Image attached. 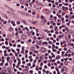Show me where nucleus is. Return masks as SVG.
Masks as SVG:
<instances>
[{
    "mask_svg": "<svg viewBox=\"0 0 74 74\" xmlns=\"http://www.w3.org/2000/svg\"><path fill=\"white\" fill-rule=\"evenodd\" d=\"M26 35H23L21 36V38L23 40H25L26 38Z\"/></svg>",
    "mask_w": 74,
    "mask_h": 74,
    "instance_id": "obj_1",
    "label": "nucleus"
},
{
    "mask_svg": "<svg viewBox=\"0 0 74 74\" xmlns=\"http://www.w3.org/2000/svg\"><path fill=\"white\" fill-rule=\"evenodd\" d=\"M22 51L21 53H24V51H25V47L23 46L22 48Z\"/></svg>",
    "mask_w": 74,
    "mask_h": 74,
    "instance_id": "obj_2",
    "label": "nucleus"
},
{
    "mask_svg": "<svg viewBox=\"0 0 74 74\" xmlns=\"http://www.w3.org/2000/svg\"><path fill=\"white\" fill-rule=\"evenodd\" d=\"M31 51L33 52L34 53V51H35V48L33 47H32L31 48Z\"/></svg>",
    "mask_w": 74,
    "mask_h": 74,
    "instance_id": "obj_3",
    "label": "nucleus"
},
{
    "mask_svg": "<svg viewBox=\"0 0 74 74\" xmlns=\"http://www.w3.org/2000/svg\"><path fill=\"white\" fill-rule=\"evenodd\" d=\"M41 51L42 52H46V49L45 48H42L41 49Z\"/></svg>",
    "mask_w": 74,
    "mask_h": 74,
    "instance_id": "obj_4",
    "label": "nucleus"
},
{
    "mask_svg": "<svg viewBox=\"0 0 74 74\" xmlns=\"http://www.w3.org/2000/svg\"><path fill=\"white\" fill-rule=\"evenodd\" d=\"M62 67L63 69L65 71H67V69L66 66H64Z\"/></svg>",
    "mask_w": 74,
    "mask_h": 74,
    "instance_id": "obj_5",
    "label": "nucleus"
},
{
    "mask_svg": "<svg viewBox=\"0 0 74 74\" xmlns=\"http://www.w3.org/2000/svg\"><path fill=\"white\" fill-rule=\"evenodd\" d=\"M44 36H45V34H42L40 35V36L41 37L42 39L44 38Z\"/></svg>",
    "mask_w": 74,
    "mask_h": 74,
    "instance_id": "obj_6",
    "label": "nucleus"
},
{
    "mask_svg": "<svg viewBox=\"0 0 74 74\" xmlns=\"http://www.w3.org/2000/svg\"><path fill=\"white\" fill-rule=\"evenodd\" d=\"M54 30L56 32H57L58 31V26H55L54 27Z\"/></svg>",
    "mask_w": 74,
    "mask_h": 74,
    "instance_id": "obj_7",
    "label": "nucleus"
},
{
    "mask_svg": "<svg viewBox=\"0 0 74 74\" xmlns=\"http://www.w3.org/2000/svg\"><path fill=\"white\" fill-rule=\"evenodd\" d=\"M56 15L57 16H58L59 18H62V16L61 15H60V14H59V13H57Z\"/></svg>",
    "mask_w": 74,
    "mask_h": 74,
    "instance_id": "obj_8",
    "label": "nucleus"
},
{
    "mask_svg": "<svg viewBox=\"0 0 74 74\" xmlns=\"http://www.w3.org/2000/svg\"><path fill=\"white\" fill-rule=\"evenodd\" d=\"M13 14L14 15H13V16H14L16 18H18V15L14 13H13Z\"/></svg>",
    "mask_w": 74,
    "mask_h": 74,
    "instance_id": "obj_9",
    "label": "nucleus"
},
{
    "mask_svg": "<svg viewBox=\"0 0 74 74\" xmlns=\"http://www.w3.org/2000/svg\"><path fill=\"white\" fill-rule=\"evenodd\" d=\"M18 62L17 64H18V65H20V64H21V60L18 59Z\"/></svg>",
    "mask_w": 74,
    "mask_h": 74,
    "instance_id": "obj_10",
    "label": "nucleus"
},
{
    "mask_svg": "<svg viewBox=\"0 0 74 74\" xmlns=\"http://www.w3.org/2000/svg\"><path fill=\"white\" fill-rule=\"evenodd\" d=\"M51 55L52 56V57L53 58H54L55 57V55L53 54V53H51Z\"/></svg>",
    "mask_w": 74,
    "mask_h": 74,
    "instance_id": "obj_11",
    "label": "nucleus"
},
{
    "mask_svg": "<svg viewBox=\"0 0 74 74\" xmlns=\"http://www.w3.org/2000/svg\"><path fill=\"white\" fill-rule=\"evenodd\" d=\"M48 44V42H43L42 43L43 45H47V44Z\"/></svg>",
    "mask_w": 74,
    "mask_h": 74,
    "instance_id": "obj_12",
    "label": "nucleus"
},
{
    "mask_svg": "<svg viewBox=\"0 0 74 74\" xmlns=\"http://www.w3.org/2000/svg\"><path fill=\"white\" fill-rule=\"evenodd\" d=\"M37 44H38V45H40L41 44V42L40 41H38L37 42Z\"/></svg>",
    "mask_w": 74,
    "mask_h": 74,
    "instance_id": "obj_13",
    "label": "nucleus"
},
{
    "mask_svg": "<svg viewBox=\"0 0 74 74\" xmlns=\"http://www.w3.org/2000/svg\"><path fill=\"white\" fill-rule=\"evenodd\" d=\"M8 30L10 32H12V31L13 30V28H9L8 29Z\"/></svg>",
    "mask_w": 74,
    "mask_h": 74,
    "instance_id": "obj_14",
    "label": "nucleus"
},
{
    "mask_svg": "<svg viewBox=\"0 0 74 74\" xmlns=\"http://www.w3.org/2000/svg\"><path fill=\"white\" fill-rule=\"evenodd\" d=\"M26 33L28 35H31V34H32V32H27Z\"/></svg>",
    "mask_w": 74,
    "mask_h": 74,
    "instance_id": "obj_15",
    "label": "nucleus"
},
{
    "mask_svg": "<svg viewBox=\"0 0 74 74\" xmlns=\"http://www.w3.org/2000/svg\"><path fill=\"white\" fill-rule=\"evenodd\" d=\"M68 31L69 32V33L70 34L72 33L73 32V31L72 30H69Z\"/></svg>",
    "mask_w": 74,
    "mask_h": 74,
    "instance_id": "obj_16",
    "label": "nucleus"
},
{
    "mask_svg": "<svg viewBox=\"0 0 74 74\" xmlns=\"http://www.w3.org/2000/svg\"><path fill=\"white\" fill-rule=\"evenodd\" d=\"M29 69V67L28 66H26L25 67V70H28Z\"/></svg>",
    "mask_w": 74,
    "mask_h": 74,
    "instance_id": "obj_17",
    "label": "nucleus"
},
{
    "mask_svg": "<svg viewBox=\"0 0 74 74\" xmlns=\"http://www.w3.org/2000/svg\"><path fill=\"white\" fill-rule=\"evenodd\" d=\"M10 59V58L9 57H8L7 58V62H9V60Z\"/></svg>",
    "mask_w": 74,
    "mask_h": 74,
    "instance_id": "obj_18",
    "label": "nucleus"
},
{
    "mask_svg": "<svg viewBox=\"0 0 74 74\" xmlns=\"http://www.w3.org/2000/svg\"><path fill=\"white\" fill-rule=\"evenodd\" d=\"M56 71H57V72L58 71H59V69H58V68L57 67H56Z\"/></svg>",
    "mask_w": 74,
    "mask_h": 74,
    "instance_id": "obj_19",
    "label": "nucleus"
},
{
    "mask_svg": "<svg viewBox=\"0 0 74 74\" xmlns=\"http://www.w3.org/2000/svg\"><path fill=\"white\" fill-rule=\"evenodd\" d=\"M64 63L65 64V65H67V64H68V62H67V61L64 62Z\"/></svg>",
    "mask_w": 74,
    "mask_h": 74,
    "instance_id": "obj_20",
    "label": "nucleus"
},
{
    "mask_svg": "<svg viewBox=\"0 0 74 74\" xmlns=\"http://www.w3.org/2000/svg\"><path fill=\"white\" fill-rule=\"evenodd\" d=\"M40 60H43V57L42 56H40Z\"/></svg>",
    "mask_w": 74,
    "mask_h": 74,
    "instance_id": "obj_21",
    "label": "nucleus"
},
{
    "mask_svg": "<svg viewBox=\"0 0 74 74\" xmlns=\"http://www.w3.org/2000/svg\"><path fill=\"white\" fill-rule=\"evenodd\" d=\"M56 58L57 59H59L60 58V56H59L58 55L57 56Z\"/></svg>",
    "mask_w": 74,
    "mask_h": 74,
    "instance_id": "obj_22",
    "label": "nucleus"
},
{
    "mask_svg": "<svg viewBox=\"0 0 74 74\" xmlns=\"http://www.w3.org/2000/svg\"><path fill=\"white\" fill-rule=\"evenodd\" d=\"M16 68L17 69H18L19 67V65H18V64H17V65L16 66Z\"/></svg>",
    "mask_w": 74,
    "mask_h": 74,
    "instance_id": "obj_23",
    "label": "nucleus"
},
{
    "mask_svg": "<svg viewBox=\"0 0 74 74\" xmlns=\"http://www.w3.org/2000/svg\"><path fill=\"white\" fill-rule=\"evenodd\" d=\"M38 62L39 63H41V60L40 59L38 60Z\"/></svg>",
    "mask_w": 74,
    "mask_h": 74,
    "instance_id": "obj_24",
    "label": "nucleus"
},
{
    "mask_svg": "<svg viewBox=\"0 0 74 74\" xmlns=\"http://www.w3.org/2000/svg\"><path fill=\"white\" fill-rule=\"evenodd\" d=\"M33 73V71H29V73H30V74H32Z\"/></svg>",
    "mask_w": 74,
    "mask_h": 74,
    "instance_id": "obj_25",
    "label": "nucleus"
},
{
    "mask_svg": "<svg viewBox=\"0 0 74 74\" xmlns=\"http://www.w3.org/2000/svg\"><path fill=\"white\" fill-rule=\"evenodd\" d=\"M52 25L53 26H56V23H52Z\"/></svg>",
    "mask_w": 74,
    "mask_h": 74,
    "instance_id": "obj_26",
    "label": "nucleus"
},
{
    "mask_svg": "<svg viewBox=\"0 0 74 74\" xmlns=\"http://www.w3.org/2000/svg\"><path fill=\"white\" fill-rule=\"evenodd\" d=\"M56 45H60V43H59V42H58L56 43Z\"/></svg>",
    "mask_w": 74,
    "mask_h": 74,
    "instance_id": "obj_27",
    "label": "nucleus"
},
{
    "mask_svg": "<svg viewBox=\"0 0 74 74\" xmlns=\"http://www.w3.org/2000/svg\"><path fill=\"white\" fill-rule=\"evenodd\" d=\"M52 49L53 50V52H55L56 51V50L55 49H54V48H52Z\"/></svg>",
    "mask_w": 74,
    "mask_h": 74,
    "instance_id": "obj_28",
    "label": "nucleus"
},
{
    "mask_svg": "<svg viewBox=\"0 0 74 74\" xmlns=\"http://www.w3.org/2000/svg\"><path fill=\"white\" fill-rule=\"evenodd\" d=\"M48 57H49V59H50L51 60V59H52V56H50V55Z\"/></svg>",
    "mask_w": 74,
    "mask_h": 74,
    "instance_id": "obj_29",
    "label": "nucleus"
},
{
    "mask_svg": "<svg viewBox=\"0 0 74 74\" xmlns=\"http://www.w3.org/2000/svg\"><path fill=\"white\" fill-rule=\"evenodd\" d=\"M5 44L6 45H8V42L7 41H5Z\"/></svg>",
    "mask_w": 74,
    "mask_h": 74,
    "instance_id": "obj_30",
    "label": "nucleus"
},
{
    "mask_svg": "<svg viewBox=\"0 0 74 74\" xmlns=\"http://www.w3.org/2000/svg\"><path fill=\"white\" fill-rule=\"evenodd\" d=\"M8 71H11V68H9L8 69Z\"/></svg>",
    "mask_w": 74,
    "mask_h": 74,
    "instance_id": "obj_31",
    "label": "nucleus"
},
{
    "mask_svg": "<svg viewBox=\"0 0 74 74\" xmlns=\"http://www.w3.org/2000/svg\"><path fill=\"white\" fill-rule=\"evenodd\" d=\"M52 48H54L55 47V45H53V44H52Z\"/></svg>",
    "mask_w": 74,
    "mask_h": 74,
    "instance_id": "obj_32",
    "label": "nucleus"
},
{
    "mask_svg": "<svg viewBox=\"0 0 74 74\" xmlns=\"http://www.w3.org/2000/svg\"><path fill=\"white\" fill-rule=\"evenodd\" d=\"M36 23H37V22L36 21H35V22H32V24H33V25H34V24H36Z\"/></svg>",
    "mask_w": 74,
    "mask_h": 74,
    "instance_id": "obj_33",
    "label": "nucleus"
},
{
    "mask_svg": "<svg viewBox=\"0 0 74 74\" xmlns=\"http://www.w3.org/2000/svg\"><path fill=\"white\" fill-rule=\"evenodd\" d=\"M35 46H36V48H37V49H38V48H40V47L39 46L37 45H36Z\"/></svg>",
    "mask_w": 74,
    "mask_h": 74,
    "instance_id": "obj_34",
    "label": "nucleus"
},
{
    "mask_svg": "<svg viewBox=\"0 0 74 74\" xmlns=\"http://www.w3.org/2000/svg\"><path fill=\"white\" fill-rule=\"evenodd\" d=\"M17 47H18V48H20V47H21V45H20L19 44H18L17 45Z\"/></svg>",
    "mask_w": 74,
    "mask_h": 74,
    "instance_id": "obj_35",
    "label": "nucleus"
},
{
    "mask_svg": "<svg viewBox=\"0 0 74 74\" xmlns=\"http://www.w3.org/2000/svg\"><path fill=\"white\" fill-rule=\"evenodd\" d=\"M58 22H59V23H60V22H61V20L60 19H58L57 20Z\"/></svg>",
    "mask_w": 74,
    "mask_h": 74,
    "instance_id": "obj_36",
    "label": "nucleus"
},
{
    "mask_svg": "<svg viewBox=\"0 0 74 74\" xmlns=\"http://www.w3.org/2000/svg\"><path fill=\"white\" fill-rule=\"evenodd\" d=\"M41 19H44V16H41Z\"/></svg>",
    "mask_w": 74,
    "mask_h": 74,
    "instance_id": "obj_37",
    "label": "nucleus"
},
{
    "mask_svg": "<svg viewBox=\"0 0 74 74\" xmlns=\"http://www.w3.org/2000/svg\"><path fill=\"white\" fill-rule=\"evenodd\" d=\"M69 15H66L65 16V17L66 18H69Z\"/></svg>",
    "mask_w": 74,
    "mask_h": 74,
    "instance_id": "obj_38",
    "label": "nucleus"
},
{
    "mask_svg": "<svg viewBox=\"0 0 74 74\" xmlns=\"http://www.w3.org/2000/svg\"><path fill=\"white\" fill-rule=\"evenodd\" d=\"M53 37L54 38H56V36L55 34L53 35Z\"/></svg>",
    "mask_w": 74,
    "mask_h": 74,
    "instance_id": "obj_39",
    "label": "nucleus"
},
{
    "mask_svg": "<svg viewBox=\"0 0 74 74\" xmlns=\"http://www.w3.org/2000/svg\"><path fill=\"white\" fill-rule=\"evenodd\" d=\"M5 66H8V63H5Z\"/></svg>",
    "mask_w": 74,
    "mask_h": 74,
    "instance_id": "obj_40",
    "label": "nucleus"
},
{
    "mask_svg": "<svg viewBox=\"0 0 74 74\" xmlns=\"http://www.w3.org/2000/svg\"><path fill=\"white\" fill-rule=\"evenodd\" d=\"M22 22H23V23H25V24H26V21H22Z\"/></svg>",
    "mask_w": 74,
    "mask_h": 74,
    "instance_id": "obj_41",
    "label": "nucleus"
},
{
    "mask_svg": "<svg viewBox=\"0 0 74 74\" xmlns=\"http://www.w3.org/2000/svg\"><path fill=\"white\" fill-rule=\"evenodd\" d=\"M13 55V54L11 53H10L9 54L10 56H12V55Z\"/></svg>",
    "mask_w": 74,
    "mask_h": 74,
    "instance_id": "obj_42",
    "label": "nucleus"
},
{
    "mask_svg": "<svg viewBox=\"0 0 74 74\" xmlns=\"http://www.w3.org/2000/svg\"><path fill=\"white\" fill-rule=\"evenodd\" d=\"M16 23L17 25H19V24L21 23V22L19 21H17Z\"/></svg>",
    "mask_w": 74,
    "mask_h": 74,
    "instance_id": "obj_43",
    "label": "nucleus"
},
{
    "mask_svg": "<svg viewBox=\"0 0 74 74\" xmlns=\"http://www.w3.org/2000/svg\"><path fill=\"white\" fill-rule=\"evenodd\" d=\"M48 55H49V53H46L45 54V56H46L47 57Z\"/></svg>",
    "mask_w": 74,
    "mask_h": 74,
    "instance_id": "obj_44",
    "label": "nucleus"
},
{
    "mask_svg": "<svg viewBox=\"0 0 74 74\" xmlns=\"http://www.w3.org/2000/svg\"><path fill=\"white\" fill-rule=\"evenodd\" d=\"M62 10H60L58 11V12L60 14H61L62 13Z\"/></svg>",
    "mask_w": 74,
    "mask_h": 74,
    "instance_id": "obj_45",
    "label": "nucleus"
},
{
    "mask_svg": "<svg viewBox=\"0 0 74 74\" xmlns=\"http://www.w3.org/2000/svg\"><path fill=\"white\" fill-rule=\"evenodd\" d=\"M73 10V9L71 8H70L69 9V11H71Z\"/></svg>",
    "mask_w": 74,
    "mask_h": 74,
    "instance_id": "obj_46",
    "label": "nucleus"
},
{
    "mask_svg": "<svg viewBox=\"0 0 74 74\" xmlns=\"http://www.w3.org/2000/svg\"><path fill=\"white\" fill-rule=\"evenodd\" d=\"M4 60H1V62H2L3 63H4Z\"/></svg>",
    "mask_w": 74,
    "mask_h": 74,
    "instance_id": "obj_47",
    "label": "nucleus"
},
{
    "mask_svg": "<svg viewBox=\"0 0 74 74\" xmlns=\"http://www.w3.org/2000/svg\"><path fill=\"white\" fill-rule=\"evenodd\" d=\"M9 46H10V47H12V44L11 43H10Z\"/></svg>",
    "mask_w": 74,
    "mask_h": 74,
    "instance_id": "obj_48",
    "label": "nucleus"
},
{
    "mask_svg": "<svg viewBox=\"0 0 74 74\" xmlns=\"http://www.w3.org/2000/svg\"><path fill=\"white\" fill-rule=\"evenodd\" d=\"M68 37L69 38H71V35L68 34Z\"/></svg>",
    "mask_w": 74,
    "mask_h": 74,
    "instance_id": "obj_49",
    "label": "nucleus"
},
{
    "mask_svg": "<svg viewBox=\"0 0 74 74\" xmlns=\"http://www.w3.org/2000/svg\"><path fill=\"white\" fill-rule=\"evenodd\" d=\"M53 19L55 20H56V19H57V17L56 16H54L53 17Z\"/></svg>",
    "mask_w": 74,
    "mask_h": 74,
    "instance_id": "obj_50",
    "label": "nucleus"
},
{
    "mask_svg": "<svg viewBox=\"0 0 74 74\" xmlns=\"http://www.w3.org/2000/svg\"><path fill=\"white\" fill-rule=\"evenodd\" d=\"M51 33H53L54 32V31L53 30H51L50 31Z\"/></svg>",
    "mask_w": 74,
    "mask_h": 74,
    "instance_id": "obj_51",
    "label": "nucleus"
},
{
    "mask_svg": "<svg viewBox=\"0 0 74 74\" xmlns=\"http://www.w3.org/2000/svg\"><path fill=\"white\" fill-rule=\"evenodd\" d=\"M34 52H35V53H38V51H35Z\"/></svg>",
    "mask_w": 74,
    "mask_h": 74,
    "instance_id": "obj_52",
    "label": "nucleus"
},
{
    "mask_svg": "<svg viewBox=\"0 0 74 74\" xmlns=\"http://www.w3.org/2000/svg\"><path fill=\"white\" fill-rule=\"evenodd\" d=\"M56 40L57 41H59V38H57L56 39Z\"/></svg>",
    "mask_w": 74,
    "mask_h": 74,
    "instance_id": "obj_53",
    "label": "nucleus"
},
{
    "mask_svg": "<svg viewBox=\"0 0 74 74\" xmlns=\"http://www.w3.org/2000/svg\"><path fill=\"white\" fill-rule=\"evenodd\" d=\"M7 8L9 9V10H11V8L9 6H8Z\"/></svg>",
    "mask_w": 74,
    "mask_h": 74,
    "instance_id": "obj_54",
    "label": "nucleus"
},
{
    "mask_svg": "<svg viewBox=\"0 0 74 74\" xmlns=\"http://www.w3.org/2000/svg\"><path fill=\"white\" fill-rule=\"evenodd\" d=\"M65 10H68L69 8L67 7H66L65 8Z\"/></svg>",
    "mask_w": 74,
    "mask_h": 74,
    "instance_id": "obj_55",
    "label": "nucleus"
},
{
    "mask_svg": "<svg viewBox=\"0 0 74 74\" xmlns=\"http://www.w3.org/2000/svg\"><path fill=\"white\" fill-rule=\"evenodd\" d=\"M7 23V21H5L3 22V24H4V25H5V24H6Z\"/></svg>",
    "mask_w": 74,
    "mask_h": 74,
    "instance_id": "obj_56",
    "label": "nucleus"
},
{
    "mask_svg": "<svg viewBox=\"0 0 74 74\" xmlns=\"http://www.w3.org/2000/svg\"><path fill=\"white\" fill-rule=\"evenodd\" d=\"M22 63L23 64H25V61H22Z\"/></svg>",
    "mask_w": 74,
    "mask_h": 74,
    "instance_id": "obj_57",
    "label": "nucleus"
},
{
    "mask_svg": "<svg viewBox=\"0 0 74 74\" xmlns=\"http://www.w3.org/2000/svg\"><path fill=\"white\" fill-rule=\"evenodd\" d=\"M33 39H34V40H36V39H37V38H36V36H34V37Z\"/></svg>",
    "mask_w": 74,
    "mask_h": 74,
    "instance_id": "obj_58",
    "label": "nucleus"
},
{
    "mask_svg": "<svg viewBox=\"0 0 74 74\" xmlns=\"http://www.w3.org/2000/svg\"><path fill=\"white\" fill-rule=\"evenodd\" d=\"M16 45L15 44H13V47H16Z\"/></svg>",
    "mask_w": 74,
    "mask_h": 74,
    "instance_id": "obj_59",
    "label": "nucleus"
},
{
    "mask_svg": "<svg viewBox=\"0 0 74 74\" xmlns=\"http://www.w3.org/2000/svg\"><path fill=\"white\" fill-rule=\"evenodd\" d=\"M64 5H69V4L68 3H66L64 4Z\"/></svg>",
    "mask_w": 74,
    "mask_h": 74,
    "instance_id": "obj_60",
    "label": "nucleus"
},
{
    "mask_svg": "<svg viewBox=\"0 0 74 74\" xmlns=\"http://www.w3.org/2000/svg\"><path fill=\"white\" fill-rule=\"evenodd\" d=\"M50 39L51 40H53V38L52 37H51Z\"/></svg>",
    "mask_w": 74,
    "mask_h": 74,
    "instance_id": "obj_61",
    "label": "nucleus"
},
{
    "mask_svg": "<svg viewBox=\"0 0 74 74\" xmlns=\"http://www.w3.org/2000/svg\"><path fill=\"white\" fill-rule=\"evenodd\" d=\"M64 51H67V48L65 47L64 49Z\"/></svg>",
    "mask_w": 74,
    "mask_h": 74,
    "instance_id": "obj_62",
    "label": "nucleus"
},
{
    "mask_svg": "<svg viewBox=\"0 0 74 74\" xmlns=\"http://www.w3.org/2000/svg\"><path fill=\"white\" fill-rule=\"evenodd\" d=\"M70 22H69L68 23H67L66 24V25H67V26H69V25H70Z\"/></svg>",
    "mask_w": 74,
    "mask_h": 74,
    "instance_id": "obj_63",
    "label": "nucleus"
},
{
    "mask_svg": "<svg viewBox=\"0 0 74 74\" xmlns=\"http://www.w3.org/2000/svg\"><path fill=\"white\" fill-rule=\"evenodd\" d=\"M53 74H56V71H54L53 72Z\"/></svg>",
    "mask_w": 74,
    "mask_h": 74,
    "instance_id": "obj_64",
    "label": "nucleus"
}]
</instances>
